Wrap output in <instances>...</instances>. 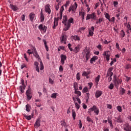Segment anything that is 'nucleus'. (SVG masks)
I'll return each instance as SVG.
<instances>
[{
  "instance_id": "1",
  "label": "nucleus",
  "mask_w": 131,
  "mask_h": 131,
  "mask_svg": "<svg viewBox=\"0 0 131 131\" xmlns=\"http://www.w3.org/2000/svg\"><path fill=\"white\" fill-rule=\"evenodd\" d=\"M83 58H85L86 60L85 62H88L89 60H90V58H91V51L89 49H85L83 50L82 53Z\"/></svg>"
},
{
  "instance_id": "2",
  "label": "nucleus",
  "mask_w": 131,
  "mask_h": 131,
  "mask_svg": "<svg viewBox=\"0 0 131 131\" xmlns=\"http://www.w3.org/2000/svg\"><path fill=\"white\" fill-rule=\"evenodd\" d=\"M73 23V18L71 17L68 20V24H67V26L64 27L63 30L64 31H67V30H69L70 28V27L71 26V24Z\"/></svg>"
},
{
  "instance_id": "3",
  "label": "nucleus",
  "mask_w": 131,
  "mask_h": 131,
  "mask_svg": "<svg viewBox=\"0 0 131 131\" xmlns=\"http://www.w3.org/2000/svg\"><path fill=\"white\" fill-rule=\"evenodd\" d=\"M90 19H92V20H97V15H96V13H95V12L87 15L86 20H90Z\"/></svg>"
},
{
  "instance_id": "4",
  "label": "nucleus",
  "mask_w": 131,
  "mask_h": 131,
  "mask_svg": "<svg viewBox=\"0 0 131 131\" xmlns=\"http://www.w3.org/2000/svg\"><path fill=\"white\" fill-rule=\"evenodd\" d=\"M59 20H61L62 19V15H61V14H59V17H58L57 18H54V26H53V29H55L56 27H57V26H58V21Z\"/></svg>"
},
{
  "instance_id": "5",
  "label": "nucleus",
  "mask_w": 131,
  "mask_h": 131,
  "mask_svg": "<svg viewBox=\"0 0 131 131\" xmlns=\"http://www.w3.org/2000/svg\"><path fill=\"white\" fill-rule=\"evenodd\" d=\"M26 95L28 101H30L32 98V95H31V90L30 89H28V90L26 91Z\"/></svg>"
},
{
  "instance_id": "6",
  "label": "nucleus",
  "mask_w": 131,
  "mask_h": 131,
  "mask_svg": "<svg viewBox=\"0 0 131 131\" xmlns=\"http://www.w3.org/2000/svg\"><path fill=\"white\" fill-rule=\"evenodd\" d=\"M60 42L61 43H64V45H66V41L67 40V36L66 35L62 34L60 39Z\"/></svg>"
},
{
  "instance_id": "7",
  "label": "nucleus",
  "mask_w": 131,
  "mask_h": 131,
  "mask_svg": "<svg viewBox=\"0 0 131 131\" xmlns=\"http://www.w3.org/2000/svg\"><path fill=\"white\" fill-rule=\"evenodd\" d=\"M121 81L122 80L121 79L116 78V76H114L113 82L116 86H117V85H118L120 83H121Z\"/></svg>"
},
{
  "instance_id": "8",
  "label": "nucleus",
  "mask_w": 131,
  "mask_h": 131,
  "mask_svg": "<svg viewBox=\"0 0 131 131\" xmlns=\"http://www.w3.org/2000/svg\"><path fill=\"white\" fill-rule=\"evenodd\" d=\"M21 85L19 86V91L21 92V94H23L24 93V90H25V84H24V80L22 79L21 80Z\"/></svg>"
},
{
  "instance_id": "9",
  "label": "nucleus",
  "mask_w": 131,
  "mask_h": 131,
  "mask_svg": "<svg viewBox=\"0 0 131 131\" xmlns=\"http://www.w3.org/2000/svg\"><path fill=\"white\" fill-rule=\"evenodd\" d=\"M103 55L104 57H105L107 61L110 60V51H104Z\"/></svg>"
},
{
  "instance_id": "10",
  "label": "nucleus",
  "mask_w": 131,
  "mask_h": 131,
  "mask_svg": "<svg viewBox=\"0 0 131 131\" xmlns=\"http://www.w3.org/2000/svg\"><path fill=\"white\" fill-rule=\"evenodd\" d=\"M115 121L118 123H122L123 122V119H122V117H121V115H120L118 117L115 118Z\"/></svg>"
},
{
  "instance_id": "11",
  "label": "nucleus",
  "mask_w": 131,
  "mask_h": 131,
  "mask_svg": "<svg viewBox=\"0 0 131 131\" xmlns=\"http://www.w3.org/2000/svg\"><path fill=\"white\" fill-rule=\"evenodd\" d=\"M60 58H61L60 62H61L62 65H64V64L65 63V61L66 60V59H67V57L66 56V55L61 54L60 55Z\"/></svg>"
},
{
  "instance_id": "12",
  "label": "nucleus",
  "mask_w": 131,
  "mask_h": 131,
  "mask_svg": "<svg viewBox=\"0 0 131 131\" xmlns=\"http://www.w3.org/2000/svg\"><path fill=\"white\" fill-rule=\"evenodd\" d=\"M34 126L36 128L39 127V126H40V119H37Z\"/></svg>"
},
{
  "instance_id": "13",
  "label": "nucleus",
  "mask_w": 131,
  "mask_h": 131,
  "mask_svg": "<svg viewBox=\"0 0 131 131\" xmlns=\"http://www.w3.org/2000/svg\"><path fill=\"white\" fill-rule=\"evenodd\" d=\"M9 7L12 9V10H13V11H18V7H17V6L13 5L12 4H11L9 5Z\"/></svg>"
},
{
  "instance_id": "14",
  "label": "nucleus",
  "mask_w": 131,
  "mask_h": 131,
  "mask_svg": "<svg viewBox=\"0 0 131 131\" xmlns=\"http://www.w3.org/2000/svg\"><path fill=\"white\" fill-rule=\"evenodd\" d=\"M79 50H80V45H78L74 50H73V52L75 53V54H77L78 52H79Z\"/></svg>"
},
{
  "instance_id": "15",
  "label": "nucleus",
  "mask_w": 131,
  "mask_h": 131,
  "mask_svg": "<svg viewBox=\"0 0 131 131\" xmlns=\"http://www.w3.org/2000/svg\"><path fill=\"white\" fill-rule=\"evenodd\" d=\"M105 19L103 17H100L99 19H96V24H101L102 22H104Z\"/></svg>"
},
{
  "instance_id": "16",
  "label": "nucleus",
  "mask_w": 131,
  "mask_h": 131,
  "mask_svg": "<svg viewBox=\"0 0 131 131\" xmlns=\"http://www.w3.org/2000/svg\"><path fill=\"white\" fill-rule=\"evenodd\" d=\"M124 129L125 131H131V127L128 124H126L124 125Z\"/></svg>"
},
{
  "instance_id": "17",
  "label": "nucleus",
  "mask_w": 131,
  "mask_h": 131,
  "mask_svg": "<svg viewBox=\"0 0 131 131\" xmlns=\"http://www.w3.org/2000/svg\"><path fill=\"white\" fill-rule=\"evenodd\" d=\"M93 108V111L94 112V113H95L96 115H99V108L97 107L96 105H94Z\"/></svg>"
},
{
  "instance_id": "18",
  "label": "nucleus",
  "mask_w": 131,
  "mask_h": 131,
  "mask_svg": "<svg viewBox=\"0 0 131 131\" xmlns=\"http://www.w3.org/2000/svg\"><path fill=\"white\" fill-rule=\"evenodd\" d=\"M45 12L49 14H51V9H50V5H47L45 6Z\"/></svg>"
},
{
  "instance_id": "19",
  "label": "nucleus",
  "mask_w": 131,
  "mask_h": 131,
  "mask_svg": "<svg viewBox=\"0 0 131 131\" xmlns=\"http://www.w3.org/2000/svg\"><path fill=\"white\" fill-rule=\"evenodd\" d=\"M67 15H64L63 17L62 23L64 25L65 27L67 25Z\"/></svg>"
},
{
  "instance_id": "20",
  "label": "nucleus",
  "mask_w": 131,
  "mask_h": 131,
  "mask_svg": "<svg viewBox=\"0 0 131 131\" xmlns=\"http://www.w3.org/2000/svg\"><path fill=\"white\" fill-rule=\"evenodd\" d=\"M102 91H96L95 93L96 98H100V97L102 96Z\"/></svg>"
},
{
  "instance_id": "21",
  "label": "nucleus",
  "mask_w": 131,
  "mask_h": 131,
  "mask_svg": "<svg viewBox=\"0 0 131 131\" xmlns=\"http://www.w3.org/2000/svg\"><path fill=\"white\" fill-rule=\"evenodd\" d=\"M71 38H72V39H74V40H75V41L80 40V38L79 37V36H78L77 35L72 36Z\"/></svg>"
},
{
  "instance_id": "22",
  "label": "nucleus",
  "mask_w": 131,
  "mask_h": 131,
  "mask_svg": "<svg viewBox=\"0 0 131 131\" xmlns=\"http://www.w3.org/2000/svg\"><path fill=\"white\" fill-rule=\"evenodd\" d=\"M34 17H35V14L34 13L32 12L29 14L30 20L32 21H33Z\"/></svg>"
},
{
  "instance_id": "23",
  "label": "nucleus",
  "mask_w": 131,
  "mask_h": 131,
  "mask_svg": "<svg viewBox=\"0 0 131 131\" xmlns=\"http://www.w3.org/2000/svg\"><path fill=\"white\" fill-rule=\"evenodd\" d=\"M96 60H98V57L93 56L90 60L91 64H93V62H96Z\"/></svg>"
},
{
  "instance_id": "24",
  "label": "nucleus",
  "mask_w": 131,
  "mask_h": 131,
  "mask_svg": "<svg viewBox=\"0 0 131 131\" xmlns=\"http://www.w3.org/2000/svg\"><path fill=\"white\" fill-rule=\"evenodd\" d=\"M30 110H31V106L29 104H27L26 105V111L27 112H30Z\"/></svg>"
},
{
  "instance_id": "25",
  "label": "nucleus",
  "mask_w": 131,
  "mask_h": 131,
  "mask_svg": "<svg viewBox=\"0 0 131 131\" xmlns=\"http://www.w3.org/2000/svg\"><path fill=\"white\" fill-rule=\"evenodd\" d=\"M24 117H25L26 119H27L28 120H31V119L32 118L33 115L27 116L26 114H24Z\"/></svg>"
},
{
  "instance_id": "26",
  "label": "nucleus",
  "mask_w": 131,
  "mask_h": 131,
  "mask_svg": "<svg viewBox=\"0 0 131 131\" xmlns=\"http://www.w3.org/2000/svg\"><path fill=\"white\" fill-rule=\"evenodd\" d=\"M43 42L45 45V49L47 52H49V47H48V45H47V41L46 39H43Z\"/></svg>"
},
{
  "instance_id": "27",
  "label": "nucleus",
  "mask_w": 131,
  "mask_h": 131,
  "mask_svg": "<svg viewBox=\"0 0 131 131\" xmlns=\"http://www.w3.org/2000/svg\"><path fill=\"white\" fill-rule=\"evenodd\" d=\"M99 81H100V75H98L97 77L95 78V83L96 84V85H98Z\"/></svg>"
},
{
  "instance_id": "28",
  "label": "nucleus",
  "mask_w": 131,
  "mask_h": 131,
  "mask_svg": "<svg viewBox=\"0 0 131 131\" xmlns=\"http://www.w3.org/2000/svg\"><path fill=\"white\" fill-rule=\"evenodd\" d=\"M74 88L75 91H77V90H78V84L77 82H75L74 83Z\"/></svg>"
},
{
  "instance_id": "29",
  "label": "nucleus",
  "mask_w": 131,
  "mask_h": 131,
  "mask_svg": "<svg viewBox=\"0 0 131 131\" xmlns=\"http://www.w3.org/2000/svg\"><path fill=\"white\" fill-rule=\"evenodd\" d=\"M71 7H72L73 10H74V12H75V10L77 9V4L75 3L74 5L73 6H71Z\"/></svg>"
},
{
  "instance_id": "30",
  "label": "nucleus",
  "mask_w": 131,
  "mask_h": 131,
  "mask_svg": "<svg viewBox=\"0 0 131 131\" xmlns=\"http://www.w3.org/2000/svg\"><path fill=\"white\" fill-rule=\"evenodd\" d=\"M72 112L73 118L74 120L75 119V117H76V113H75V111H74V110H72Z\"/></svg>"
},
{
  "instance_id": "31",
  "label": "nucleus",
  "mask_w": 131,
  "mask_h": 131,
  "mask_svg": "<svg viewBox=\"0 0 131 131\" xmlns=\"http://www.w3.org/2000/svg\"><path fill=\"white\" fill-rule=\"evenodd\" d=\"M57 95V93H53L51 96V98H52V99H56Z\"/></svg>"
},
{
  "instance_id": "32",
  "label": "nucleus",
  "mask_w": 131,
  "mask_h": 131,
  "mask_svg": "<svg viewBox=\"0 0 131 131\" xmlns=\"http://www.w3.org/2000/svg\"><path fill=\"white\" fill-rule=\"evenodd\" d=\"M75 94L77 95L78 97H80L81 96V92L80 91H78L77 90H75Z\"/></svg>"
},
{
  "instance_id": "33",
  "label": "nucleus",
  "mask_w": 131,
  "mask_h": 131,
  "mask_svg": "<svg viewBox=\"0 0 131 131\" xmlns=\"http://www.w3.org/2000/svg\"><path fill=\"white\" fill-rule=\"evenodd\" d=\"M89 74H91V71H88L87 72H83V74H82V75H89Z\"/></svg>"
},
{
  "instance_id": "34",
  "label": "nucleus",
  "mask_w": 131,
  "mask_h": 131,
  "mask_svg": "<svg viewBox=\"0 0 131 131\" xmlns=\"http://www.w3.org/2000/svg\"><path fill=\"white\" fill-rule=\"evenodd\" d=\"M43 21H45V15L40 14V22H43Z\"/></svg>"
},
{
  "instance_id": "35",
  "label": "nucleus",
  "mask_w": 131,
  "mask_h": 131,
  "mask_svg": "<svg viewBox=\"0 0 131 131\" xmlns=\"http://www.w3.org/2000/svg\"><path fill=\"white\" fill-rule=\"evenodd\" d=\"M113 75V73H111L110 76L108 78V81H109V82H110V81H111V80H112V76Z\"/></svg>"
},
{
  "instance_id": "36",
  "label": "nucleus",
  "mask_w": 131,
  "mask_h": 131,
  "mask_svg": "<svg viewBox=\"0 0 131 131\" xmlns=\"http://www.w3.org/2000/svg\"><path fill=\"white\" fill-rule=\"evenodd\" d=\"M96 48L98 49L99 51H103V48H102V45H99L96 46Z\"/></svg>"
},
{
  "instance_id": "37",
  "label": "nucleus",
  "mask_w": 131,
  "mask_h": 131,
  "mask_svg": "<svg viewBox=\"0 0 131 131\" xmlns=\"http://www.w3.org/2000/svg\"><path fill=\"white\" fill-rule=\"evenodd\" d=\"M38 29H39V30H40V31H42V30L43 29V25L41 24V25H39Z\"/></svg>"
},
{
  "instance_id": "38",
  "label": "nucleus",
  "mask_w": 131,
  "mask_h": 131,
  "mask_svg": "<svg viewBox=\"0 0 131 131\" xmlns=\"http://www.w3.org/2000/svg\"><path fill=\"white\" fill-rule=\"evenodd\" d=\"M33 55L34 57H35V58H36L37 59H39V55H38L37 52H35Z\"/></svg>"
},
{
  "instance_id": "39",
  "label": "nucleus",
  "mask_w": 131,
  "mask_h": 131,
  "mask_svg": "<svg viewBox=\"0 0 131 131\" xmlns=\"http://www.w3.org/2000/svg\"><path fill=\"white\" fill-rule=\"evenodd\" d=\"M64 11V7L62 6L60 9L59 14L63 15V11Z\"/></svg>"
},
{
  "instance_id": "40",
  "label": "nucleus",
  "mask_w": 131,
  "mask_h": 131,
  "mask_svg": "<svg viewBox=\"0 0 131 131\" xmlns=\"http://www.w3.org/2000/svg\"><path fill=\"white\" fill-rule=\"evenodd\" d=\"M86 102H88L89 101V100L90 99V93H88L86 94Z\"/></svg>"
},
{
  "instance_id": "41",
  "label": "nucleus",
  "mask_w": 131,
  "mask_h": 131,
  "mask_svg": "<svg viewBox=\"0 0 131 131\" xmlns=\"http://www.w3.org/2000/svg\"><path fill=\"white\" fill-rule=\"evenodd\" d=\"M117 110H118V111H119V112H122V108L120 106H117Z\"/></svg>"
},
{
  "instance_id": "42",
  "label": "nucleus",
  "mask_w": 131,
  "mask_h": 131,
  "mask_svg": "<svg viewBox=\"0 0 131 131\" xmlns=\"http://www.w3.org/2000/svg\"><path fill=\"white\" fill-rule=\"evenodd\" d=\"M88 92L89 89H88L87 87H85L82 90V93H88Z\"/></svg>"
},
{
  "instance_id": "43",
  "label": "nucleus",
  "mask_w": 131,
  "mask_h": 131,
  "mask_svg": "<svg viewBox=\"0 0 131 131\" xmlns=\"http://www.w3.org/2000/svg\"><path fill=\"white\" fill-rule=\"evenodd\" d=\"M40 70H43V64L42 63V61H40Z\"/></svg>"
},
{
  "instance_id": "44",
  "label": "nucleus",
  "mask_w": 131,
  "mask_h": 131,
  "mask_svg": "<svg viewBox=\"0 0 131 131\" xmlns=\"http://www.w3.org/2000/svg\"><path fill=\"white\" fill-rule=\"evenodd\" d=\"M114 88V85L113 84V83H111L110 86H108V89H110V90H113Z\"/></svg>"
},
{
  "instance_id": "45",
  "label": "nucleus",
  "mask_w": 131,
  "mask_h": 131,
  "mask_svg": "<svg viewBox=\"0 0 131 131\" xmlns=\"http://www.w3.org/2000/svg\"><path fill=\"white\" fill-rule=\"evenodd\" d=\"M80 74L79 73H77L76 75V78L77 80H80Z\"/></svg>"
},
{
  "instance_id": "46",
  "label": "nucleus",
  "mask_w": 131,
  "mask_h": 131,
  "mask_svg": "<svg viewBox=\"0 0 131 131\" xmlns=\"http://www.w3.org/2000/svg\"><path fill=\"white\" fill-rule=\"evenodd\" d=\"M61 125L62 126H66V122L65 121H61Z\"/></svg>"
},
{
  "instance_id": "47",
  "label": "nucleus",
  "mask_w": 131,
  "mask_h": 131,
  "mask_svg": "<svg viewBox=\"0 0 131 131\" xmlns=\"http://www.w3.org/2000/svg\"><path fill=\"white\" fill-rule=\"evenodd\" d=\"M121 36L122 37H124V36H125V33L124 31H123V30H121Z\"/></svg>"
},
{
  "instance_id": "48",
  "label": "nucleus",
  "mask_w": 131,
  "mask_h": 131,
  "mask_svg": "<svg viewBox=\"0 0 131 131\" xmlns=\"http://www.w3.org/2000/svg\"><path fill=\"white\" fill-rule=\"evenodd\" d=\"M87 121H89V122H94V121L92 120L89 117H86Z\"/></svg>"
},
{
  "instance_id": "49",
  "label": "nucleus",
  "mask_w": 131,
  "mask_h": 131,
  "mask_svg": "<svg viewBox=\"0 0 131 131\" xmlns=\"http://www.w3.org/2000/svg\"><path fill=\"white\" fill-rule=\"evenodd\" d=\"M75 106L77 110L79 109L80 106L78 105V103L77 102L75 103Z\"/></svg>"
},
{
  "instance_id": "50",
  "label": "nucleus",
  "mask_w": 131,
  "mask_h": 131,
  "mask_svg": "<svg viewBox=\"0 0 131 131\" xmlns=\"http://www.w3.org/2000/svg\"><path fill=\"white\" fill-rule=\"evenodd\" d=\"M108 21L110 22H115V17H113L111 19H109Z\"/></svg>"
},
{
  "instance_id": "51",
  "label": "nucleus",
  "mask_w": 131,
  "mask_h": 131,
  "mask_svg": "<svg viewBox=\"0 0 131 131\" xmlns=\"http://www.w3.org/2000/svg\"><path fill=\"white\" fill-rule=\"evenodd\" d=\"M108 122L110 124V126H113V125L112 124V120L108 119Z\"/></svg>"
},
{
  "instance_id": "52",
  "label": "nucleus",
  "mask_w": 131,
  "mask_h": 131,
  "mask_svg": "<svg viewBox=\"0 0 131 131\" xmlns=\"http://www.w3.org/2000/svg\"><path fill=\"white\" fill-rule=\"evenodd\" d=\"M71 43H69L68 45V47L69 49V50L71 51V52H72V51H73V49L71 48Z\"/></svg>"
},
{
  "instance_id": "53",
  "label": "nucleus",
  "mask_w": 131,
  "mask_h": 131,
  "mask_svg": "<svg viewBox=\"0 0 131 131\" xmlns=\"http://www.w3.org/2000/svg\"><path fill=\"white\" fill-rule=\"evenodd\" d=\"M79 15L80 16H81V17H84V15H85L84 12H83V11L80 12Z\"/></svg>"
},
{
  "instance_id": "54",
  "label": "nucleus",
  "mask_w": 131,
  "mask_h": 131,
  "mask_svg": "<svg viewBox=\"0 0 131 131\" xmlns=\"http://www.w3.org/2000/svg\"><path fill=\"white\" fill-rule=\"evenodd\" d=\"M24 68H27V66L25 63H23L21 66V69H23Z\"/></svg>"
},
{
  "instance_id": "55",
  "label": "nucleus",
  "mask_w": 131,
  "mask_h": 131,
  "mask_svg": "<svg viewBox=\"0 0 131 131\" xmlns=\"http://www.w3.org/2000/svg\"><path fill=\"white\" fill-rule=\"evenodd\" d=\"M94 34V31H92V30H89V35L91 36H93Z\"/></svg>"
},
{
  "instance_id": "56",
  "label": "nucleus",
  "mask_w": 131,
  "mask_h": 131,
  "mask_svg": "<svg viewBox=\"0 0 131 131\" xmlns=\"http://www.w3.org/2000/svg\"><path fill=\"white\" fill-rule=\"evenodd\" d=\"M71 11H72V12H74V10H73V8L72 7L70 6V8H69V12L70 13V12H71Z\"/></svg>"
},
{
  "instance_id": "57",
  "label": "nucleus",
  "mask_w": 131,
  "mask_h": 131,
  "mask_svg": "<svg viewBox=\"0 0 131 131\" xmlns=\"http://www.w3.org/2000/svg\"><path fill=\"white\" fill-rule=\"evenodd\" d=\"M24 58H25V59H26V61H27V62H29V60H28V58H27V55H26V53H25L24 54Z\"/></svg>"
},
{
  "instance_id": "58",
  "label": "nucleus",
  "mask_w": 131,
  "mask_h": 131,
  "mask_svg": "<svg viewBox=\"0 0 131 131\" xmlns=\"http://www.w3.org/2000/svg\"><path fill=\"white\" fill-rule=\"evenodd\" d=\"M105 18H106V19H107V20H109L110 19V16L109 15V14L108 13H106L105 14Z\"/></svg>"
},
{
  "instance_id": "59",
  "label": "nucleus",
  "mask_w": 131,
  "mask_h": 131,
  "mask_svg": "<svg viewBox=\"0 0 131 131\" xmlns=\"http://www.w3.org/2000/svg\"><path fill=\"white\" fill-rule=\"evenodd\" d=\"M121 93L122 95H124V94H125V90H124V89L122 88L121 91Z\"/></svg>"
},
{
  "instance_id": "60",
  "label": "nucleus",
  "mask_w": 131,
  "mask_h": 131,
  "mask_svg": "<svg viewBox=\"0 0 131 131\" xmlns=\"http://www.w3.org/2000/svg\"><path fill=\"white\" fill-rule=\"evenodd\" d=\"M92 111H94V106L93 107L89 108L88 112L89 113H91V112H92Z\"/></svg>"
},
{
  "instance_id": "61",
  "label": "nucleus",
  "mask_w": 131,
  "mask_h": 131,
  "mask_svg": "<svg viewBox=\"0 0 131 131\" xmlns=\"http://www.w3.org/2000/svg\"><path fill=\"white\" fill-rule=\"evenodd\" d=\"M49 82L51 84H54V80H53L51 78H49Z\"/></svg>"
},
{
  "instance_id": "62",
  "label": "nucleus",
  "mask_w": 131,
  "mask_h": 131,
  "mask_svg": "<svg viewBox=\"0 0 131 131\" xmlns=\"http://www.w3.org/2000/svg\"><path fill=\"white\" fill-rule=\"evenodd\" d=\"M108 109H112V105L111 104H106Z\"/></svg>"
},
{
  "instance_id": "63",
  "label": "nucleus",
  "mask_w": 131,
  "mask_h": 131,
  "mask_svg": "<svg viewBox=\"0 0 131 131\" xmlns=\"http://www.w3.org/2000/svg\"><path fill=\"white\" fill-rule=\"evenodd\" d=\"M76 100L79 104H81V101H80V99L79 97H76Z\"/></svg>"
},
{
  "instance_id": "64",
  "label": "nucleus",
  "mask_w": 131,
  "mask_h": 131,
  "mask_svg": "<svg viewBox=\"0 0 131 131\" xmlns=\"http://www.w3.org/2000/svg\"><path fill=\"white\" fill-rule=\"evenodd\" d=\"M25 17H26L25 14H23V15L21 16V20H22L23 21H25Z\"/></svg>"
}]
</instances>
